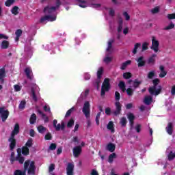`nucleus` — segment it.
<instances>
[{"label": "nucleus", "instance_id": "nucleus-1", "mask_svg": "<svg viewBox=\"0 0 175 175\" xmlns=\"http://www.w3.org/2000/svg\"><path fill=\"white\" fill-rule=\"evenodd\" d=\"M61 1L56 0L55 6H46L44 8V13L48 14L40 18V23L42 24H46V21H55L57 20V14L55 10L59 8L61 6Z\"/></svg>", "mask_w": 175, "mask_h": 175}, {"label": "nucleus", "instance_id": "nucleus-2", "mask_svg": "<svg viewBox=\"0 0 175 175\" xmlns=\"http://www.w3.org/2000/svg\"><path fill=\"white\" fill-rule=\"evenodd\" d=\"M28 174H35V172L36 170V167H35V161H31L29 160H27L24 163V170L21 171L20 170H15L14 175H25L27 173Z\"/></svg>", "mask_w": 175, "mask_h": 175}, {"label": "nucleus", "instance_id": "nucleus-3", "mask_svg": "<svg viewBox=\"0 0 175 175\" xmlns=\"http://www.w3.org/2000/svg\"><path fill=\"white\" fill-rule=\"evenodd\" d=\"M153 86L149 88L148 91L150 95H159L161 94V91H162V87L161 85H158L159 84V79H155L152 81Z\"/></svg>", "mask_w": 175, "mask_h": 175}, {"label": "nucleus", "instance_id": "nucleus-4", "mask_svg": "<svg viewBox=\"0 0 175 175\" xmlns=\"http://www.w3.org/2000/svg\"><path fill=\"white\" fill-rule=\"evenodd\" d=\"M110 90V79L106 78L104 79L101 86V96H105L106 92Z\"/></svg>", "mask_w": 175, "mask_h": 175}, {"label": "nucleus", "instance_id": "nucleus-5", "mask_svg": "<svg viewBox=\"0 0 175 175\" xmlns=\"http://www.w3.org/2000/svg\"><path fill=\"white\" fill-rule=\"evenodd\" d=\"M151 50H153L154 53H158L159 51V41L155 39V37H152V46L150 47Z\"/></svg>", "mask_w": 175, "mask_h": 175}, {"label": "nucleus", "instance_id": "nucleus-6", "mask_svg": "<svg viewBox=\"0 0 175 175\" xmlns=\"http://www.w3.org/2000/svg\"><path fill=\"white\" fill-rule=\"evenodd\" d=\"M122 105H121V103L120 101H116L115 103V109L112 110V113L116 116H120L121 114V110H122Z\"/></svg>", "mask_w": 175, "mask_h": 175}, {"label": "nucleus", "instance_id": "nucleus-7", "mask_svg": "<svg viewBox=\"0 0 175 175\" xmlns=\"http://www.w3.org/2000/svg\"><path fill=\"white\" fill-rule=\"evenodd\" d=\"M0 117L2 120L3 122H5L6 120H8V117H9V111L5 110V107L0 108Z\"/></svg>", "mask_w": 175, "mask_h": 175}, {"label": "nucleus", "instance_id": "nucleus-8", "mask_svg": "<svg viewBox=\"0 0 175 175\" xmlns=\"http://www.w3.org/2000/svg\"><path fill=\"white\" fill-rule=\"evenodd\" d=\"M82 111L86 118H90V103L88 101H86L84 103Z\"/></svg>", "mask_w": 175, "mask_h": 175}, {"label": "nucleus", "instance_id": "nucleus-9", "mask_svg": "<svg viewBox=\"0 0 175 175\" xmlns=\"http://www.w3.org/2000/svg\"><path fill=\"white\" fill-rule=\"evenodd\" d=\"M67 175H73L75 171V164L73 163H68L66 168Z\"/></svg>", "mask_w": 175, "mask_h": 175}, {"label": "nucleus", "instance_id": "nucleus-10", "mask_svg": "<svg viewBox=\"0 0 175 175\" xmlns=\"http://www.w3.org/2000/svg\"><path fill=\"white\" fill-rule=\"evenodd\" d=\"M166 152L167 153V157L168 161H173V159L175 158V150H173L172 148H168Z\"/></svg>", "mask_w": 175, "mask_h": 175}, {"label": "nucleus", "instance_id": "nucleus-11", "mask_svg": "<svg viewBox=\"0 0 175 175\" xmlns=\"http://www.w3.org/2000/svg\"><path fill=\"white\" fill-rule=\"evenodd\" d=\"M72 152L75 158H79V157H80V154H81V146H78L74 147L72 149Z\"/></svg>", "mask_w": 175, "mask_h": 175}, {"label": "nucleus", "instance_id": "nucleus-12", "mask_svg": "<svg viewBox=\"0 0 175 175\" xmlns=\"http://www.w3.org/2000/svg\"><path fill=\"white\" fill-rule=\"evenodd\" d=\"M8 142L10 143V151H13L16 147V139L14 137L10 135V138L8 139Z\"/></svg>", "mask_w": 175, "mask_h": 175}, {"label": "nucleus", "instance_id": "nucleus-13", "mask_svg": "<svg viewBox=\"0 0 175 175\" xmlns=\"http://www.w3.org/2000/svg\"><path fill=\"white\" fill-rule=\"evenodd\" d=\"M132 83L134 90H136V88H139V85L142 84V81H139V79H135V81L130 79L128 81V84H132Z\"/></svg>", "mask_w": 175, "mask_h": 175}, {"label": "nucleus", "instance_id": "nucleus-14", "mask_svg": "<svg viewBox=\"0 0 175 175\" xmlns=\"http://www.w3.org/2000/svg\"><path fill=\"white\" fill-rule=\"evenodd\" d=\"M138 64V68H142L146 65V60H144V57L141 56L137 59H135Z\"/></svg>", "mask_w": 175, "mask_h": 175}, {"label": "nucleus", "instance_id": "nucleus-15", "mask_svg": "<svg viewBox=\"0 0 175 175\" xmlns=\"http://www.w3.org/2000/svg\"><path fill=\"white\" fill-rule=\"evenodd\" d=\"M6 77V71L5 70V67L0 69V83L3 84L5 77Z\"/></svg>", "mask_w": 175, "mask_h": 175}, {"label": "nucleus", "instance_id": "nucleus-16", "mask_svg": "<svg viewBox=\"0 0 175 175\" xmlns=\"http://www.w3.org/2000/svg\"><path fill=\"white\" fill-rule=\"evenodd\" d=\"M19 133H20V125H18V124H16L10 136H13L14 137V136H16V135H18Z\"/></svg>", "mask_w": 175, "mask_h": 175}, {"label": "nucleus", "instance_id": "nucleus-17", "mask_svg": "<svg viewBox=\"0 0 175 175\" xmlns=\"http://www.w3.org/2000/svg\"><path fill=\"white\" fill-rule=\"evenodd\" d=\"M113 43H114V39H110L107 43V48L106 49L107 53H111L113 50Z\"/></svg>", "mask_w": 175, "mask_h": 175}, {"label": "nucleus", "instance_id": "nucleus-18", "mask_svg": "<svg viewBox=\"0 0 175 175\" xmlns=\"http://www.w3.org/2000/svg\"><path fill=\"white\" fill-rule=\"evenodd\" d=\"M144 103L147 106H150L152 103V97L151 96H146L144 99Z\"/></svg>", "mask_w": 175, "mask_h": 175}, {"label": "nucleus", "instance_id": "nucleus-19", "mask_svg": "<svg viewBox=\"0 0 175 175\" xmlns=\"http://www.w3.org/2000/svg\"><path fill=\"white\" fill-rule=\"evenodd\" d=\"M106 148L109 152H114L116 151V144L109 143L107 145Z\"/></svg>", "mask_w": 175, "mask_h": 175}, {"label": "nucleus", "instance_id": "nucleus-20", "mask_svg": "<svg viewBox=\"0 0 175 175\" xmlns=\"http://www.w3.org/2000/svg\"><path fill=\"white\" fill-rule=\"evenodd\" d=\"M159 70L161 71V73L159 75V76L161 79L165 77V76H166V75H167V72H166V70H165V66H159Z\"/></svg>", "mask_w": 175, "mask_h": 175}, {"label": "nucleus", "instance_id": "nucleus-21", "mask_svg": "<svg viewBox=\"0 0 175 175\" xmlns=\"http://www.w3.org/2000/svg\"><path fill=\"white\" fill-rule=\"evenodd\" d=\"M25 73L27 79H29V80H32V70H31L30 68H26L25 69Z\"/></svg>", "mask_w": 175, "mask_h": 175}, {"label": "nucleus", "instance_id": "nucleus-22", "mask_svg": "<svg viewBox=\"0 0 175 175\" xmlns=\"http://www.w3.org/2000/svg\"><path fill=\"white\" fill-rule=\"evenodd\" d=\"M168 135H173V123H168L167 127L165 128Z\"/></svg>", "mask_w": 175, "mask_h": 175}, {"label": "nucleus", "instance_id": "nucleus-23", "mask_svg": "<svg viewBox=\"0 0 175 175\" xmlns=\"http://www.w3.org/2000/svg\"><path fill=\"white\" fill-rule=\"evenodd\" d=\"M55 129L57 132L59 131L60 129L61 131H64L65 129V122H62L61 124H57L55 127Z\"/></svg>", "mask_w": 175, "mask_h": 175}, {"label": "nucleus", "instance_id": "nucleus-24", "mask_svg": "<svg viewBox=\"0 0 175 175\" xmlns=\"http://www.w3.org/2000/svg\"><path fill=\"white\" fill-rule=\"evenodd\" d=\"M111 61H113V57H110L109 56V53H106L105 57L103 59V62H105V64H110Z\"/></svg>", "mask_w": 175, "mask_h": 175}, {"label": "nucleus", "instance_id": "nucleus-25", "mask_svg": "<svg viewBox=\"0 0 175 175\" xmlns=\"http://www.w3.org/2000/svg\"><path fill=\"white\" fill-rule=\"evenodd\" d=\"M15 161H18L19 163L23 164L24 163V161H25V159L24 157H21V152H18V155L16 156Z\"/></svg>", "mask_w": 175, "mask_h": 175}, {"label": "nucleus", "instance_id": "nucleus-26", "mask_svg": "<svg viewBox=\"0 0 175 175\" xmlns=\"http://www.w3.org/2000/svg\"><path fill=\"white\" fill-rule=\"evenodd\" d=\"M155 57H157V55L153 54L148 58V64L149 65H154V64H155Z\"/></svg>", "mask_w": 175, "mask_h": 175}, {"label": "nucleus", "instance_id": "nucleus-27", "mask_svg": "<svg viewBox=\"0 0 175 175\" xmlns=\"http://www.w3.org/2000/svg\"><path fill=\"white\" fill-rule=\"evenodd\" d=\"M131 64H132V61H126L125 62L122 64L120 69H122V70H125V69H126V66H128V65H131Z\"/></svg>", "mask_w": 175, "mask_h": 175}, {"label": "nucleus", "instance_id": "nucleus-28", "mask_svg": "<svg viewBox=\"0 0 175 175\" xmlns=\"http://www.w3.org/2000/svg\"><path fill=\"white\" fill-rule=\"evenodd\" d=\"M77 2H79V3L78 4L79 6H80V8H87L88 6V4H87V1H81V0H77Z\"/></svg>", "mask_w": 175, "mask_h": 175}, {"label": "nucleus", "instance_id": "nucleus-29", "mask_svg": "<svg viewBox=\"0 0 175 175\" xmlns=\"http://www.w3.org/2000/svg\"><path fill=\"white\" fill-rule=\"evenodd\" d=\"M117 158V154L116 153H111L109 156L108 162L109 163H113V161Z\"/></svg>", "mask_w": 175, "mask_h": 175}, {"label": "nucleus", "instance_id": "nucleus-30", "mask_svg": "<svg viewBox=\"0 0 175 175\" xmlns=\"http://www.w3.org/2000/svg\"><path fill=\"white\" fill-rule=\"evenodd\" d=\"M9 44H10L9 41L3 40L1 42V49L3 50H6V49L9 48Z\"/></svg>", "mask_w": 175, "mask_h": 175}, {"label": "nucleus", "instance_id": "nucleus-31", "mask_svg": "<svg viewBox=\"0 0 175 175\" xmlns=\"http://www.w3.org/2000/svg\"><path fill=\"white\" fill-rule=\"evenodd\" d=\"M38 114H40L42 116V119L44 120V122H47L49 121V118L46 117V114L43 113L40 109L37 110Z\"/></svg>", "mask_w": 175, "mask_h": 175}, {"label": "nucleus", "instance_id": "nucleus-32", "mask_svg": "<svg viewBox=\"0 0 175 175\" xmlns=\"http://www.w3.org/2000/svg\"><path fill=\"white\" fill-rule=\"evenodd\" d=\"M99 84H100V78H97L93 81V85L96 87L97 90H99Z\"/></svg>", "mask_w": 175, "mask_h": 175}, {"label": "nucleus", "instance_id": "nucleus-33", "mask_svg": "<svg viewBox=\"0 0 175 175\" xmlns=\"http://www.w3.org/2000/svg\"><path fill=\"white\" fill-rule=\"evenodd\" d=\"M107 128L109 129V131H111V132H114V124L113 122L110 121L107 125Z\"/></svg>", "mask_w": 175, "mask_h": 175}, {"label": "nucleus", "instance_id": "nucleus-34", "mask_svg": "<svg viewBox=\"0 0 175 175\" xmlns=\"http://www.w3.org/2000/svg\"><path fill=\"white\" fill-rule=\"evenodd\" d=\"M25 105H27L25 100H22L18 106L19 110H24V109H25Z\"/></svg>", "mask_w": 175, "mask_h": 175}, {"label": "nucleus", "instance_id": "nucleus-35", "mask_svg": "<svg viewBox=\"0 0 175 175\" xmlns=\"http://www.w3.org/2000/svg\"><path fill=\"white\" fill-rule=\"evenodd\" d=\"M102 75H103V67H100L97 71V78L102 79Z\"/></svg>", "mask_w": 175, "mask_h": 175}, {"label": "nucleus", "instance_id": "nucleus-36", "mask_svg": "<svg viewBox=\"0 0 175 175\" xmlns=\"http://www.w3.org/2000/svg\"><path fill=\"white\" fill-rule=\"evenodd\" d=\"M30 124H33L36 122V114L33 113L29 119Z\"/></svg>", "mask_w": 175, "mask_h": 175}, {"label": "nucleus", "instance_id": "nucleus-37", "mask_svg": "<svg viewBox=\"0 0 175 175\" xmlns=\"http://www.w3.org/2000/svg\"><path fill=\"white\" fill-rule=\"evenodd\" d=\"M31 97L34 102L38 101V97H36V94H35V88H31Z\"/></svg>", "mask_w": 175, "mask_h": 175}, {"label": "nucleus", "instance_id": "nucleus-38", "mask_svg": "<svg viewBox=\"0 0 175 175\" xmlns=\"http://www.w3.org/2000/svg\"><path fill=\"white\" fill-rule=\"evenodd\" d=\"M22 153L23 155H28L29 154V148L27 146H24L22 148Z\"/></svg>", "mask_w": 175, "mask_h": 175}, {"label": "nucleus", "instance_id": "nucleus-39", "mask_svg": "<svg viewBox=\"0 0 175 175\" xmlns=\"http://www.w3.org/2000/svg\"><path fill=\"white\" fill-rule=\"evenodd\" d=\"M38 131L39 133H44V132H46V131H47V129H46V127L40 125L38 127Z\"/></svg>", "mask_w": 175, "mask_h": 175}, {"label": "nucleus", "instance_id": "nucleus-40", "mask_svg": "<svg viewBox=\"0 0 175 175\" xmlns=\"http://www.w3.org/2000/svg\"><path fill=\"white\" fill-rule=\"evenodd\" d=\"M173 28H174V23L171 22L168 26L164 27L163 29V31H169L170 29H173Z\"/></svg>", "mask_w": 175, "mask_h": 175}, {"label": "nucleus", "instance_id": "nucleus-41", "mask_svg": "<svg viewBox=\"0 0 175 175\" xmlns=\"http://www.w3.org/2000/svg\"><path fill=\"white\" fill-rule=\"evenodd\" d=\"M142 46L140 43H136L134 46V49L133 50V54H136L137 53V49Z\"/></svg>", "mask_w": 175, "mask_h": 175}, {"label": "nucleus", "instance_id": "nucleus-42", "mask_svg": "<svg viewBox=\"0 0 175 175\" xmlns=\"http://www.w3.org/2000/svg\"><path fill=\"white\" fill-rule=\"evenodd\" d=\"M11 12L12 14H14V16H17V14H18V8L17 6L13 7Z\"/></svg>", "mask_w": 175, "mask_h": 175}, {"label": "nucleus", "instance_id": "nucleus-43", "mask_svg": "<svg viewBox=\"0 0 175 175\" xmlns=\"http://www.w3.org/2000/svg\"><path fill=\"white\" fill-rule=\"evenodd\" d=\"M119 88L122 91L125 92V82L121 81L118 84Z\"/></svg>", "mask_w": 175, "mask_h": 175}, {"label": "nucleus", "instance_id": "nucleus-44", "mask_svg": "<svg viewBox=\"0 0 175 175\" xmlns=\"http://www.w3.org/2000/svg\"><path fill=\"white\" fill-rule=\"evenodd\" d=\"M126 118H122L120 119V124L122 126H126Z\"/></svg>", "mask_w": 175, "mask_h": 175}, {"label": "nucleus", "instance_id": "nucleus-45", "mask_svg": "<svg viewBox=\"0 0 175 175\" xmlns=\"http://www.w3.org/2000/svg\"><path fill=\"white\" fill-rule=\"evenodd\" d=\"M123 77L128 80V79H131V77H132V74L131 72H124L123 74Z\"/></svg>", "mask_w": 175, "mask_h": 175}, {"label": "nucleus", "instance_id": "nucleus-46", "mask_svg": "<svg viewBox=\"0 0 175 175\" xmlns=\"http://www.w3.org/2000/svg\"><path fill=\"white\" fill-rule=\"evenodd\" d=\"M14 1L15 0H7L5 2V6H12V5H13L14 3Z\"/></svg>", "mask_w": 175, "mask_h": 175}, {"label": "nucleus", "instance_id": "nucleus-47", "mask_svg": "<svg viewBox=\"0 0 175 175\" xmlns=\"http://www.w3.org/2000/svg\"><path fill=\"white\" fill-rule=\"evenodd\" d=\"M126 93H127V95H129V96H132L133 95V89L131 88H129L126 90Z\"/></svg>", "mask_w": 175, "mask_h": 175}, {"label": "nucleus", "instance_id": "nucleus-48", "mask_svg": "<svg viewBox=\"0 0 175 175\" xmlns=\"http://www.w3.org/2000/svg\"><path fill=\"white\" fill-rule=\"evenodd\" d=\"M32 142H33V140L31 138H30L27 140V143L25 144V146H26V147H27V148H28V147H32V144H33L32 143Z\"/></svg>", "mask_w": 175, "mask_h": 175}, {"label": "nucleus", "instance_id": "nucleus-49", "mask_svg": "<svg viewBox=\"0 0 175 175\" xmlns=\"http://www.w3.org/2000/svg\"><path fill=\"white\" fill-rule=\"evenodd\" d=\"M73 125H75V120L71 119L67 124V128H72Z\"/></svg>", "mask_w": 175, "mask_h": 175}, {"label": "nucleus", "instance_id": "nucleus-50", "mask_svg": "<svg viewBox=\"0 0 175 175\" xmlns=\"http://www.w3.org/2000/svg\"><path fill=\"white\" fill-rule=\"evenodd\" d=\"M91 8H94V9H99L102 5L100 3H92L90 5Z\"/></svg>", "mask_w": 175, "mask_h": 175}, {"label": "nucleus", "instance_id": "nucleus-51", "mask_svg": "<svg viewBox=\"0 0 175 175\" xmlns=\"http://www.w3.org/2000/svg\"><path fill=\"white\" fill-rule=\"evenodd\" d=\"M151 13H152V14H156L157 13H159V7H156L153 9H152L150 10Z\"/></svg>", "mask_w": 175, "mask_h": 175}, {"label": "nucleus", "instance_id": "nucleus-52", "mask_svg": "<svg viewBox=\"0 0 175 175\" xmlns=\"http://www.w3.org/2000/svg\"><path fill=\"white\" fill-rule=\"evenodd\" d=\"M154 76H155V70L150 71L148 74V79H152V77H154Z\"/></svg>", "mask_w": 175, "mask_h": 175}, {"label": "nucleus", "instance_id": "nucleus-53", "mask_svg": "<svg viewBox=\"0 0 175 175\" xmlns=\"http://www.w3.org/2000/svg\"><path fill=\"white\" fill-rule=\"evenodd\" d=\"M121 98V95L120 94V92H115V100L118 102Z\"/></svg>", "mask_w": 175, "mask_h": 175}, {"label": "nucleus", "instance_id": "nucleus-54", "mask_svg": "<svg viewBox=\"0 0 175 175\" xmlns=\"http://www.w3.org/2000/svg\"><path fill=\"white\" fill-rule=\"evenodd\" d=\"M127 117L129 121H133L135 120V115H133V113H129Z\"/></svg>", "mask_w": 175, "mask_h": 175}, {"label": "nucleus", "instance_id": "nucleus-55", "mask_svg": "<svg viewBox=\"0 0 175 175\" xmlns=\"http://www.w3.org/2000/svg\"><path fill=\"white\" fill-rule=\"evenodd\" d=\"M167 18L169 20H175V13L174 14H168Z\"/></svg>", "mask_w": 175, "mask_h": 175}, {"label": "nucleus", "instance_id": "nucleus-56", "mask_svg": "<svg viewBox=\"0 0 175 175\" xmlns=\"http://www.w3.org/2000/svg\"><path fill=\"white\" fill-rule=\"evenodd\" d=\"M148 43L147 42H144L143 44H142V51H146V50H148Z\"/></svg>", "mask_w": 175, "mask_h": 175}, {"label": "nucleus", "instance_id": "nucleus-57", "mask_svg": "<svg viewBox=\"0 0 175 175\" xmlns=\"http://www.w3.org/2000/svg\"><path fill=\"white\" fill-rule=\"evenodd\" d=\"M45 140H51L53 139V136L51 135V133H48L45 137H44Z\"/></svg>", "mask_w": 175, "mask_h": 175}, {"label": "nucleus", "instance_id": "nucleus-58", "mask_svg": "<svg viewBox=\"0 0 175 175\" xmlns=\"http://www.w3.org/2000/svg\"><path fill=\"white\" fill-rule=\"evenodd\" d=\"M73 110H75L74 107H72L71 109H70L66 113L65 117H69V116H70V114H72V113L73 112Z\"/></svg>", "mask_w": 175, "mask_h": 175}, {"label": "nucleus", "instance_id": "nucleus-59", "mask_svg": "<svg viewBox=\"0 0 175 175\" xmlns=\"http://www.w3.org/2000/svg\"><path fill=\"white\" fill-rule=\"evenodd\" d=\"M123 16H124L125 17V20L126 21H129V20H131V16H129V14H128V12H125L123 13Z\"/></svg>", "mask_w": 175, "mask_h": 175}, {"label": "nucleus", "instance_id": "nucleus-60", "mask_svg": "<svg viewBox=\"0 0 175 175\" xmlns=\"http://www.w3.org/2000/svg\"><path fill=\"white\" fill-rule=\"evenodd\" d=\"M100 118V112H98L96 116V124L99 125V119Z\"/></svg>", "mask_w": 175, "mask_h": 175}, {"label": "nucleus", "instance_id": "nucleus-61", "mask_svg": "<svg viewBox=\"0 0 175 175\" xmlns=\"http://www.w3.org/2000/svg\"><path fill=\"white\" fill-rule=\"evenodd\" d=\"M10 161H11L12 165H13V163L14 162V161H16V158H14V152H12L11 153Z\"/></svg>", "mask_w": 175, "mask_h": 175}, {"label": "nucleus", "instance_id": "nucleus-62", "mask_svg": "<svg viewBox=\"0 0 175 175\" xmlns=\"http://www.w3.org/2000/svg\"><path fill=\"white\" fill-rule=\"evenodd\" d=\"M14 91L18 92V91H21V86H20L18 85H14Z\"/></svg>", "mask_w": 175, "mask_h": 175}, {"label": "nucleus", "instance_id": "nucleus-63", "mask_svg": "<svg viewBox=\"0 0 175 175\" xmlns=\"http://www.w3.org/2000/svg\"><path fill=\"white\" fill-rule=\"evenodd\" d=\"M22 34H23V31H22L21 29H18V30H16V31L15 32L16 36H18V37L21 36Z\"/></svg>", "mask_w": 175, "mask_h": 175}, {"label": "nucleus", "instance_id": "nucleus-64", "mask_svg": "<svg viewBox=\"0 0 175 175\" xmlns=\"http://www.w3.org/2000/svg\"><path fill=\"white\" fill-rule=\"evenodd\" d=\"M55 148H57V144H51L50 146H49V150H55Z\"/></svg>", "mask_w": 175, "mask_h": 175}]
</instances>
